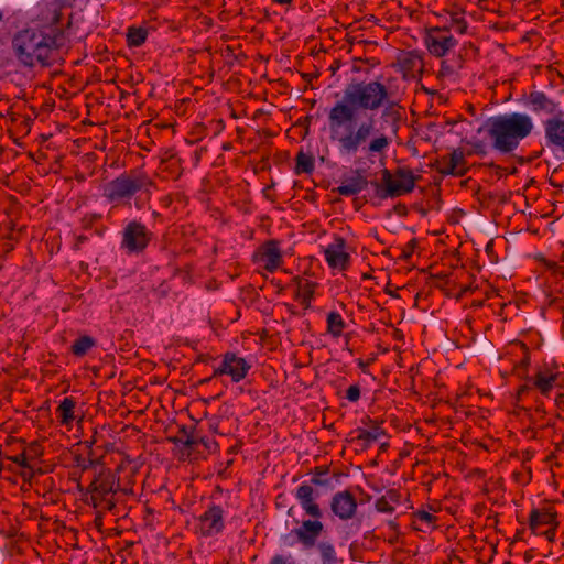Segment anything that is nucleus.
I'll return each instance as SVG.
<instances>
[{"mask_svg":"<svg viewBox=\"0 0 564 564\" xmlns=\"http://www.w3.org/2000/svg\"><path fill=\"white\" fill-rule=\"evenodd\" d=\"M295 173L311 174L314 171V156L310 153L300 151L296 155Z\"/></svg>","mask_w":564,"mask_h":564,"instance_id":"26","label":"nucleus"},{"mask_svg":"<svg viewBox=\"0 0 564 564\" xmlns=\"http://www.w3.org/2000/svg\"><path fill=\"white\" fill-rule=\"evenodd\" d=\"M280 541L284 546H290V547H292L296 542H299L296 534L294 533V529L291 530L289 533L283 534L281 536Z\"/></svg>","mask_w":564,"mask_h":564,"instance_id":"42","label":"nucleus"},{"mask_svg":"<svg viewBox=\"0 0 564 564\" xmlns=\"http://www.w3.org/2000/svg\"><path fill=\"white\" fill-rule=\"evenodd\" d=\"M94 346H96V340L88 336L84 335L78 337L72 345L70 350L77 357L85 356Z\"/></svg>","mask_w":564,"mask_h":564,"instance_id":"24","label":"nucleus"},{"mask_svg":"<svg viewBox=\"0 0 564 564\" xmlns=\"http://www.w3.org/2000/svg\"><path fill=\"white\" fill-rule=\"evenodd\" d=\"M455 74L454 68L448 65L446 62H442L441 69L438 72V76L441 77H452Z\"/></svg>","mask_w":564,"mask_h":564,"instance_id":"46","label":"nucleus"},{"mask_svg":"<svg viewBox=\"0 0 564 564\" xmlns=\"http://www.w3.org/2000/svg\"><path fill=\"white\" fill-rule=\"evenodd\" d=\"M72 0H45V9L42 10V20L50 24L44 29H25L18 32L12 41L18 61L28 67L40 65L50 67L62 57V50L68 44L64 26L62 24L63 8L70 4Z\"/></svg>","mask_w":564,"mask_h":564,"instance_id":"1","label":"nucleus"},{"mask_svg":"<svg viewBox=\"0 0 564 564\" xmlns=\"http://www.w3.org/2000/svg\"><path fill=\"white\" fill-rule=\"evenodd\" d=\"M528 389H529V388H528V386H522V387L520 388V391H519V392H520V393H522V392L527 391Z\"/></svg>","mask_w":564,"mask_h":564,"instance_id":"57","label":"nucleus"},{"mask_svg":"<svg viewBox=\"0 0 564 564\" xmlns=\"http://www.w3.org/2000/svg\"><path fill=\"white\" fill-rule=\"evenodd\" d=\"M528 364H529V361H528L527 359L522 361V365H523L524 367H527V366H528Z\"/></svg>","mask_w":564,"mask_h":564,"instance_id":"58","label":"nucleus"},{"mask_svg":"<svg viewBox=\"0 0 564 564\" xmlns=\"http://www.w3.org/2000/svg\"><path fill=\"white\" fill-rule=\"evenodd\" d=\"M225 528L224 509L218 505L208 506L207 510L198 518L196 530L205 538L215 536Z\"/></svg>","mask_w":564,"mask_h":564,"instance_id":"11","label":"nucleus"},{"mask_svg":"<svg viewBox=\"0 0 564 564\" xmlns=\"http://www.w3.org/2000/svg\"><path fill=\"white\" fill-rule=\"evenodd\" d=\"M269 564H295L294 561L291 560V556H285L282 554H275Z\"/></svg>","mask_w":564,"mask_h":564,"instance_id":"45","label":"nucleus"},{"mask_svg":"<svg viewBox=\"0 0 564 564\" xmlns=\"http://www.w3.org/2000/svg\"><path fill=\"white\" fill-rule=\"evenodd\" d=\"M448 160L452 163V169L456 167V170H460L462 167H466L465 154L460 149H455L448 155Z\"/></svg>","mask_w":564,"mask_h":564,"instance_id":"34","label":"nucleus"},{"mask_svg":"<svg viewBox=\"0 0 564 564\" xmlns=\"http://www.w3.org/2000/svg\"><path fill=\"white\" fill-rule=\"evenodd\" d=\"M323 564H336L337 556L334 545L330 542H319L317 544Z\"/></svg>","mask_w":564,"mask_h":564,"instance_id":"30","label":"nucleus"},{"mask_svg":"<svg viewBox=\"0 0 564 564\" xmlns=\"http://www.w3.org/2000/svg\"><path fill=\"white\" fill-rule=\"evenodd\" d=\"M529 527L535 534H543L553 541L557 527L556 513L551 508L532 509L529 517Z\"/></svg>","mask_w":564,"mask_h":564,"instance_id":"10","label":"nucleus"},{"mask_svg":"<svg viewBox=\"0 0 564 564\" xmlns=\"http://www.w3.org/2000/svg\"><path fill=\"white\" fill-rule=\"evenodd\" d=\"M330 509L341 520L351 519L357 510V501L349 490L336 492L330 502Z\"/></svg>","mask_w":564,"mask_h":564,"instance_id":"16","label":"nucleus"},{"mask_svg":"<svg viewBox=\"0 0 564 564\" xmlns=\"http://www.w3.org/2000/svg\"><path fill=\"white\" fill-rule=\"evenodd\" d=\"M76 402L73 398H65L56 409L57 419L63 425H69L75 420Z\"/></svg>","mask_w":564,"mask_h":564,"instance_id":"23","label":"nucleus"},{"mask_svg":"<svg viewBox=\"0 0 564 564\" xmlns=\"http://www.w3.org/2000/svg\"><path fill=\"white\" fill-rule=\"evenodd\" d=\"M529 380L544 397H549L554 388H564V373L561 372L540 370Z\"/></svg>","mask_w":564,"mask_h":564,"instance_id":"17","label":"nucleus"},{"mask_svg":"<svg viewBox=\"0 0 564 564\" xmlns=\"http://www.w3.org/2000/svg\"><path fill=\"white\" fill-rule=\"evenodd\" d=\"M553 116L542 122L544 128L545 144L547 148L564 151V119L563 112Z\"/></svg>","mask_w":564,"mask_h":564,"instance_id":"14","label":"nucleus"},{"mask_svg":"<svg viewBox=\"0 0 564 564\" xmlns=\"http://www.w3.org/2000/svg\"><path fill=\"white\" fill-rule=\"evenodd\" d=\"M369 364H370L369 361H365V360H362V359H359V360H358V367H359L364 372H366V371H367V368H368Z\"/></svg>","mask_w":564,"mask_h":564,"instance_id":"52","label":"nucleus"},{"mask_svg":"<svg viewBox=\"0 0 564 564\" xmlns=\"http://www.w3.org/2000/svg\"><path fill=\"white\" fill-rule=\"evenodd\" d=\"M329 111L330 139L337 142L339 153L355 155L360 150L368 156L383 154L391 143L384 133H378L373 116L365 117Z\"/></svg>","mask_w":564,"mask_h":564,"instance_id":"2","label":"nucleus"},{"mask_svg":"<svg viewBox=\"0 0 564 564\" xmlns=\"http://www.w3.org/2000/svg\"><path fill=\"white\" fill-rule=\"evenodd\" d=\"M189 431L191 429L186 427L185 425H182L174 436L169 437V441L175 445L184 446L185 444H191V442H188Z\"/></svg>","mask_w":564,"mask_h":564,"instance_id":"33","label":"nucleus"},{"mask_svg":"<svg viewBox=\"0 0 564 564\" xmlns=\"http://www.w3.org/2000/svg\"><path fill=\"white\" fill-rule=\"evenodd\" d=\"M23 453L29 460L36 459L43 455V447L37 442H32L24 449Z\"/></svg>","mask_w":564,"mask_h":564,"instance_id":"35","label":"nucleus"},{"mask_svg":"<svg viewBox=\"0 0 564 564\" xmlns=\"http://www.w3.org/2000/svg\"><path fill=\"white\" fill-rule=\"evenodd\" d=\"M250 369V365L245 358L238 357L232 352H227L224 356L221 365L215 369L214 376L228 375L234 382L242 380Z\"/></svg>","mask_w":564,"mask_h":564,"instance_id":"12","label":"nucleus"},{"mask_svg":"<svg viewBox=\"0 0 564 564\" xmlns=\"http://www.w3.org/2000/svg\"><path fill=\"white\" fill-rule=\"evenodd\" d=\"M88 240L87 236H84V235H78L75 237V242H74V246L73 248L75 250H79L80 249V246L83 243H85L86 241Z\"/></svg>","mask_w":564,"mask_h":564,"instance_id":"51","label":"nucleus"},{"mask_svg":"<svg viewBox=\"0 0 564 564\" xmlns=\"http://www.w3.org/2000/svg\"><path fill=\"white\" fill-rule=\"evenodd\" d=\"M346 399L350 402H357L360 399V387L359 384H351L346 390Z\"/></svg>","mask_w":564,"mask_h":564,"instance_id":"40","label":"nucleus"},{"mask_svg":"<svg viewBox=\"0 0 564 564\" xmlns=\"http://www.w3.org/2000/svg\"><path fill=\"white\" fill-rule=\"evenodd\" d=\"M154 182L141 172L123 173L107 183L104 187V197L116 206L127 204L138 193L143 192L148 196Z\"/></svg>","mask_w":564,"mask_h":564,"instance_id":"5","label":"nucleus"},{"mask_svg":"<svg viewBox=\"0 0 564 564\" xmlns=\"http://www.w3.org/2000/svg\"><path fill=\"white\" fill-rule=\"evenodd\" d=\"M316 283L305 280L304 282L300 283L299 290H297V299L301 301V303L305 307H310L311 301L314 296Z\"/></svg>","mask_w":564,"mask_h":564,"instance_id":"27","label":"nucleus"},{"mask_svg":"<svg viewBox=\"0 0 564 564\" xmlns=\"http://www.w3.org/2000/svg\"><path fill=\"white\" fill-rule=\"evenodd\" d=\"M382 107L381 118L387 122L392 121L395 132L401 113L393 102H389L388 87L379 80L349 83L341 100L335 102L329 111L346 113L349 118L354 115L367 117V111L373 112Z\"/></svg>","mask_w":564,"mask_h":564,"instance_id":"3","label":"nucleus"},{"mask_svg":"<svg viewBox=\"0 0 564 564\" xmlns=\"http://www.w3.org/2000/svg\"><path fill=\"white\" fill-rule=\"evenodd\" d=\"M367 424H370L369 430L358 429L356 440L364 442V448L370 446L375 441H378L381 436L386 435V431L376 421L367 417Z\"/></svg>","mask_w":564,"mask_h":564,"instance_id":"22","label":"nucleus"},{"mask_svg":"<svg viewBox=\"0 0 564 564\" xmlns=\"http://www.w3.org/2000/svg\"><path fill=\"white\" fill-rule=\"evenodd\" d=\"M534 128L532 118L522 112H510L490 117L485 124L487 135L495 150L508 154L518 149Z\"/></svg>","mask_w":564,"mask_h":564,"instance_id":"4","label":"nucleus"},{"mask_svg":"<svg viewBox=\"0 0 564 564\" xmlns=\"http://www.w3.org/2000/svg\"><path fill=\"white\" fill-rule=\"evenodd\" d=\"M345 328V322L341 315L337 312H330L327 315V330L333 336L338 337Z\"/></svg>","mask_w":564,"mask_h":564,"instance_id":"29","label":"nucleus"},{"mask_svg":"<svg viewBox=\"0 0 564 564\" xmlns=\"http://www.w3.org/2000/svg\"><path fill=\"white\" fill-rule=\"evenodd\" d=\"M562 259L564 260V250H563V253H562Z\"/></svg>","mask_w":564,"mask_h":564,"instance_id":"59","label":"nucleus"},{"mask_svg":"<svg viewBox=\"0 0 564 564\" xmlns=\"http://www.w3.org/2000/svg\"><path fill=\"white\" fill-rule=\"evenodd\" d=\"M116 478L110 470L100 471L89 485L90 498L95 508L113 510L116 502L111 495L116 494Z\"/></svg>","mask_w":564,"mask_h":564,"instance_id":"8","label":"nucleus"},{"mask_svg":"<svg viewBox=\"0 0 564 564\" xmlns=\"http://www.w3.org/2000/svg\"><path fill=\"white\" fill-rule=\"evenodd\" d=\"M153 238V232L138 220H130L121 231L120 249L128 256H139L145 251Z\"/></svg>","mask_w":564,"mask_h":564,"instance_id":"7","label":"nucleus"},{"mask_svg":"<svg viewBox=\"0 0 564 564\" xmlns=\"http://www.w3.org/2000/svg\"><path fill=\"white\" fill-rule=\"evenodd\" d=\"M100 218L101 215L99 214H87L82 218L80 223L84 229H90Z\"/></svg>","mask_w":564,"mask_h":564,"instance_id":"38","label":"nucleus"},{"mask_svg":"<svg viewBox=\"0 0 564 564\" xmlns=\"http://www.w3.org/2000/svg\"><path fill=\"white\" fill-rule=\"evenodd\" d=\"M9 459H11L13 463L18 464L23 468L32 469V467L29 464V459L23 452L19 455L9 457Z\"/></svg>","mask_w":564,"mask_h":564,"instance_id":"43","label":"nucleus"},{"mask_svg":"<svg viewBox=\"0 0 564 564\" xmlns=\"http://www.w3.org/2000/svg\"><path fill=\"white\" fill-rule=\"evenodd\" d=\"M148 36V31L144 28L130 26L127 31V44L129 47L141 46Z\"/></svg>","mask_w":564,"mask_h":564,"instance_id":"25","label":"nucleus"},{"mask_svg":"<svg viewBox=\"0 0 564 564\" xmlns=\"http://www.w3.org/2000/svg\"><path fill=\"white\" fill-rule=\"evenodd\" d=\"M384 496L392 506L400 505L401 502V494L398 490L390 489L384 494Z\"/></svg>","mask_w":564,"mask_h":564,"instance_id":"44","label":"nucleus"},{"mask_svg":"<svg viewBox=\"0 0 564 564\" xmlns=\"http://www.w3.org/2000/svg\"><path fill=\"white\" fill-rule=\"evenodd\" d=\"M388 446H389V444H388V443H382V444L380 445V452H386V451H387V448H388Z\"/></svg>","mask_w":564,"mask_h":564,"instance_id":"55","label":"nucleus"},{"mask_svg":"<svg viewBox=\"0 0 564 564\" xmlns=\"http://www.w3.org/2000/svg\"><path fill=\"white\" fill-rule=\"evenodd\" d=\"M424 41L429 52L436 57L445 56L458 43L447 26L427 29Z\"/></svg>","mask_w":564,"mask_h":564,"instance_id":"9","label":"nucleus"},{"mask_svg":"<svg viewBox=\"0 0 564 564\" xmlns=\"http://www.w3.org/2000/svg\"><path fill=\"white\" fill-rule=\"evenodd\" d=\"M380 174L381 181H372L371 185L375 187L376 195L381 199L395 198L411 193L417 181L412 170L405 166L398 167L394 173L383 169Z\"/></svg>","mask_w":564,"mask_h":564,"instance_id":"6","label":"nucleus"},{"mask_svg":"<svg viewBox=\"0 0 564 564\" xmlns=\"http://www.w3.org/2000/svg\"><path fill=\"white\" fill-rule=\"evenodd\" d=\"M199 444H202L207 451H213L216 448L217 444L215 441H212V440H208V438H205V437H199Z\"/></svg>","mask_w":564,"mask_h":564,"instance_id":"49","label":"nucleus"},{"mask_svg":"<svg viewBox=\"0 0 564 564\" xmlns=\"http://www.w3.org/2000/svg\"><path fill=\"white\" fill-rule=\"evenodd\" d=\"M346 241L341 237H336L334 242L324 249V258L329 268L345 271L350 264V256L346 252Z\"/></svg>","mask_w":564,"mask_h":564,"instance_id":"13","label":"nucleus"},{"mask_svg":"<svg viewBox=\"0 0 564 564\" xmlns=\"http://www.w3.org/2000/svg\"><path fill=\"white\" fill-rule=\"evenodd\" d=\"M207 424H208V429L214 432V433H218V425H219V420L218 417L216 416H213V417H209L207 420Z\"/></svg>","mask_w":564,"mask_h":564,"instance_id":"50","label":"nucleus"},{"mask_svg":"<svg viewBox=\"0 0 564 564\" xmlns=\"http://www.w3.org/2000/svg\"><path fill=\"white\" fill-rule=\"evenodd\" d=\"M395 210L399 213V214H405V206L404 205H398L395 207Z\"/></svg>","mask_w":564,"mask_h":564,"instance_id":"53","label":"nucleus"},{"mask_svg":"<svg viewBox=\"0 0 564 564\" xmlns=\"http://www.w3.org/2000/svg\"><path fill=\"white\" fill-rule=\"evenodd\" d=\"M188 442H191V444H185L184 447L188 449V452H192V451H196L198 445H199V437L197 434H195L194 430L191 429L189 433H188Z\"/></svg>","mask_w":564,"mask_h":564,"instance_id":"41","label":"nucleus"},{"mask_svg":"<svg viewBox=\"0 0 564 564\" xmlns=\"http://www.w3.org/2000/svg\"><path fill=\"white\" fill-rule=\"evenodd\" d=\"M492 250V241H490L489 243H487L486 246V251L489 252Z\"/></svg>","mask_w":564,"mask_h":564,"instance_id":"56","label":"nucleus"},{"mask_svg":"<svg viewBox=\"0 0 564 564\" xmlns=\"http://www.w3.org/2000/svg\"><path fill=\"white\" fill-rule=\"evenodd\" d=\"M324 530L323 523L319 519L304 520L299 528L294 529L297 541L305 547L312 549L316 545L318 536Z\"/></svg>","mask_w":564,"mask_h":564,"instance_id":"18","label":"nucleus"},{"mask_svg":"<svg viewBox=\"0 0 564 564\" xmlns=\"http://www.w3.org/2000/svg\"><path fill=\"white\" fill-rule=\"evenodd\" d=\"M415 243H416L415 239H412L408 243L406 248L402 251V256H401L402 259L408 260L411 258L414 247H415Z\"/></svg>","mask_w":564,"mask_h":564,"instance_id":"48","label":"nucleus"},{"mask_svg":"<svg viewBox=\"0 0 564 564\" xmlns=\"http://www.w3.org/2000/svg\"><path fill=\"white\" fill-rule=\"evenodd\" d=\"M260 261L263 262V268L269 272H273L280 267L282 254L278 241L270 240L262 246Z\"/></svg>","mask_w":564,"mask_h":564,"instance_id":"21","label":"nucleus"},{"mask_svg":"<svg viewBox=\"0 0 564 564\" xmlns=\"http://www.w3.org/2000/svg\"><path fill=\"white\" fill-rule=\"evenodd\" d=\"M400 66L402 70L404 72V75L409 73H414L417 69L422 68V61L421 58L413 54V53H406L399 59Z\"/></svg>","mask_w":564,"mask_h":564,"instance_id":"28","label":"nucleus"},{"mask_svg":"<svg viewBox=\"0 0 564 564\" xmlns=\"http://www.w3.org/2000/svg\"><path fill=\"white\" fill-rule=\"evenodd\" d=\"M467 167H462L460 170H456V167L452 169V163L449 162L448 158L444 156L442 159V167L440 169L442 174L462 177L467 173Z\"/></svg>","mask_w":564,"mask_h":564,"instance_id":"32","label":"nucleus"},{"mask_svg":"<svg viewBox=\"0 0 564 564\" xmlns=\"http://www.w3.org/2000/svg\"><path fill=\"white\" fill-rule=\"evenodd\" d=\"M275 3L279 4H291L293 0H273Z\"/></svg>","mask_w":564,"mask_h":564,"instance_id":"54","label":"nucleus"},{"mask_svg":"<svg viewBox=\"0 0 564 564\" xmlns=\"http://www.w3.org/2000/svg\"><path fill=\"white\" fill-rule=\"evenodd\" d=\"M375 508L378 512L382 513H392L394 511V506L390 503V501L386 498L384 495L377 499Z\"/></svg>","mask_w":564,"mask_h":564,"instance_id":"36","label":"nucleus"},{"mask_svg":"<svg viewBox=\"0 0 564 564\" xmlns=\"http://www.w3.org/2000/svg\"><path fill=\"white\" fill-rule=\"evenodd\" d=\"M415 519L432 525L436 521V517L425 510H419L414 513Z\"/></svg>","mask_w":564,"mask_h":564,"instance_id":"39","label":"nucleus"},{"mask_svg":"<svg viewBox=\"0 0 564 564\" xmlns=\"http://www.w3.org/2000/svg\"><path fill=\"white\" fill-rule=\"evenodd\" d=\"M533 112L556 116L558 104L550 99L543 91H531L524 101Z\"/></svg>","mask_w":564,"mask_h":564,"instance_id":"19","label":"nucleus"},{"mask_svg":"<svg viewBox=\"0 0 564 564\" xmlns=\"http://www.w3.org/2000/svg\"><path fill=\"white\" fill-rule=\"evenodd\" d=\"M368 186L367 178L362 175V170L357 169L352 172V175L345 177L341 184L336 188L338 194L343 196H351L359 194Z\"/></svg>","mask_w":564,"mask_h":564,"instance_id":"20","label":"nucleus"},{"mask_svg":"<svg viewBox=\"0 0 564 564\" xmlns=\"http://www.w3.org/2000/svg\"><path fill=\"white\" fill-rule=\"evenodd\" d=\"M326 474V471L322 468V467H317L315 469V474H314V477L311 479V481L315 485H319V486H323V485H326L327 481L326 480H323L321 478L322 475Z\"/></svg>","mask_w":564,"mask_h":564,"instance_id":"47","label":"nucleus"},{"mask_svg":"<svg viewBox=\"0 0 564 564\" xmlns=\"http://www.w3.org/2000/svg\"><path fill=\"white\" fill-rule=\"evenodd\" d=\"M471 150L467 152L468 155L478 154L485 156L487 154L486 147L481 141H469Z\"/></svg>","mask_w":564,"mask_h":564,"instance_id":"37","label":"nucleus"},{"mask_svg":"<svg viewBox=\"0 0 564 564\" xmlns=\"http://www.w3.org/2000/svg\"><path fill=\"white\" fill-rule=\"evenodd\" d=\"M447 28L455 29L458 33L464 34L467 32V21L464 18L463 11H454L451 12V23L446 25Z\"/></svg>","mask_w":564,"mask_h":564,"instance_id":"31","label":"nucleus"},{"mask_svg":"<svg viewBox=\"0 0 564 564\" xmlns=\"http://www.w3.org/2000/svg\"><path fill=\"white\" fill-rule=\"evenodd\" d=\"M318 497V491L307 484H302L295 491V498L297 499L301 508L307 516L314 519H321L323 517V512L316 503V499Z\"/></svg>","mask_w":564,"mask_h":564,"instance_id":"15","label":"nucleus"}]
</instances>
